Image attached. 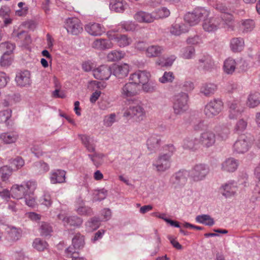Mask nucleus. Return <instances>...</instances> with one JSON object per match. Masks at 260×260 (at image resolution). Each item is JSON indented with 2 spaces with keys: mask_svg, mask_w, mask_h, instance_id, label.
<instances>
[{
  "mask_svg": "<svg viewBox=\"0 0 260 260\" xmlns=\"http://www.w3.org/2000/svg\"><path fill=\"white\" fill-rule=\"evenodd\" d=\"M116 115L115 113H111L104 116L103 124L106 127H110L116 121Z\"/></svg>",
  "mask_w": 260,
  "mask_h": 260,
  "instance_id": "4d7b16f0",
  "label": "nucleus"
},
{
  "mask_svg": "<svg viewBox=\"0 0 260 260\" xmlns=\"http://www.w3.org/2000/svg\"><path fill=\"white\" fill-rule=\"evenodd\" d=\"M217 89L216 84L211 83H205L202 84L200 88V92L206 96L213 95Z\"/></svg>",
  "mask_w": 260,
  "mask_h": 260,
  "instance_id": "7c9ffc66",
  "label": "nucleus"
},
{
  "mask_svg": "<svg viewBox=\"0 0 260 260\" xmlns=\"http://www.w3.org/2000/svg\"><path fill=\"white\" fill-rule=\"evenodd\" d=\"M57 217L66 226L80 227L83 223L82 219L77 216H67L64 214H59Z\"/></svg>",
  "mask_w": 260,
  "mask_h": 260,
  "instance_id": "ddd939ff",
  "label": "nucleus"
},
{
  "mask_svg": "<svg viewBox=\"0 0 260 260\" xmlns=\"http://www.w3.org/2000/svg\"><path fill=\"white\" fill-rule=\"evenodd\" d=\"M12 116V111L9 109L2 111L0 112V122L5 123L6 126L12 125L11 121L10 118Z\"/></svg>",
  "mask_w": 260,
  "mask_h": 260,
  "instance_id": "37998d69",
  "label": "nucleus"
},
{
  "mask_svg": "<svg viewBox=\"0 0 260 260\" xmlns=\"http://www.w3.org/2000/svg\"><path fill=\"white\" fill-rule=\"evenodd\" d=\"M127 3L123 0H110L109 8L111 11L122 13L127 8Z\"/></svg>",
  "mask_w": 260,
  "mask_h": 260,
  "instance_id": "a878e982",
  "label": "nucleus"
},
{
  "mask_svg": "<svg viewBox=\"0 0 260 260\" xmlns=\"http://www.w3.org/2000/svg\"><path fill=\"white\" fill-rule=\"evenodd\" d=\"M237 62L231 57H229L224 62L223 70L225 73L232 74L235 71Z\"/></svg>",
  "mask_w": 260,
  "mask_h": 260,
  "instance_id": "f704fd0d",
  "label": "nucleus"
},
{
  "mask_svg": "<svg viewBox=\"0 0 260 260\" xmlns=\"http://www.w3.org/2000/svg\"><path fill=\"white\" fill-rule=\"evenodd\" d=\"M50 181L53 184L61 183L65 182L66 172L61 170H56L51 172Z\"/></svg>",
  "mask_w": 260,
  "mask_h": 260,
  "instance_id": "bb28decb",
  "label": "nucleus"
},
{
  "mask_svg": "<svg viewBox=\"0 0 260 260\" xmlns=\"http://www.w3.org/2000/svg\"><path fill=\"white\" fill-rule=\"evenodd\" d=\"M176 59V57L174 55H172L170 57L168 58L165 62L161 61L160 60H158L156 62V63L161 67H170L173 63V62Z\"/></svg>",
  "mask_w": 260,
  "mask_h": 260,
  "instance_id": "338daca9",
  "label": "nucleus"
},
{
  "mask_svg": "<svg viewBox=\"0 0 260 260\" xmlns=\"http://www.w3.org/2000/svg\"><path fill=\"white\" fill-rule=\"evenodd\" d=\"M134 18L140 22L150 23L154 20L155 16L150 13L139 11L135 14Z\"/></svg>",
  "mask_w": 260,
  "mask_h": 260,
  "instance_id": "c756f323",
  "label": "nucleus"
},
{
  "mask_svg": "<svg viewBox=\"0 0 260 260\" xmlns=\"http://www.w3.org/2000/svg\"><path fill=\"white\" fill-rule=\"evenodd\" d=\"M64 27L68 32H80L83 30V25L80 20L76 17L66 19Z\"/></svg>",
  "mask_w": 260,
  "mask_h": 260,
  "instance_id": "4468645a",
  "label": "nucleus"
},
{
  "mask_svg": "<svg viewBox=\"0 0 260 260\" xmlns=\"http://www.w3.org/2000/svg\"><path fill=\"white\" fill-rule=\"evenodd\" d=\"M33 169L38 173L43 174L48 171L49 167L48 165L44 162L38 161L34 163Z\"/></svg>",
  "mask_w": 260,
  "mask_h": 260,
  "instance_id": "a18cd8bd",
  "label": "nucleus"
},
{
  "mask_svg": "<svg viewBox=\"0 0 260 260\" xmlns=\"http://www.w3.org/2000/svg\"><path fill=\"white\" fill-rule=\"evenodd\" d=\"M247 125V123L243 119L239 120L236 123L235 127V131L237 133L243 132L246 128Z\"/></svg>",
  "mask_w": 260,
  "mask_h": 260,
  "instance_id": "0e129e2a",
  "label": "nucleus"
},
{
  "mask_svg": "<svg viewBox=\"0 0 260 260\" xmlns=\"http://www.w3.org/2000/svg\"><path fill=\"white\" fill-rule=\"evenodd\" d=\"M210 12L204 8H196L191 13L185 16V21L190 26L198 24L202 19L209 16Z\"/></svg>",
  "mask_w": 260,
  "mask_h": 260,
  "instance_id": "39448f33",
  "label": "nucleus"
},
{
  "mask_svg": "<svg viewBox=\"0 0 260 260\" xmlns=\"http://www.w3.org/2000/svg\"><path fill=\"white\" fill-rule=\"evenodd\" d=\"M110 40L109 39H97L93 42L92 47L100 51L111 49L113 47V44Z\"/></svg>",
  "mask_w": 260,
  "mask_h": 260,
  "instance_id": "4be33fe9",
  "label": "nucleus"
},
{
  "mask_svg": "<svg viewBox=\"0 0 260 260\" xmlns=\"http://www.w3.org/2000/svg\"><path fill=\"white\" fill-rule=\"evenodd\" d=\"M39 232L41 236H47L50 235L53 232L52 227L51 225L46 222H41L39 223Z\"/></svg>",
  "mask_w": 260,
  "mask_h": 260,
  "instance_id": "58836bf2",
  "label": "nucleus"
},
{
  "mask_svg": "<svg viewBox=\"0 0 260 260\" xmlns=\"http://www.w3.org/2000/svg\"><path fill=\"white\" fill-rule=\"evenodd\" d=\"M255 27V22L252 19H246L242 21L241 28L244 32H250Z\"/></svg>",
  "mask_w": 260,
  "mask_h": 260,
  "instance_id": "49530a36",
  "label": "nucleus"
},
{
  "mask_svg": "<svg viewBox=\"0 0 260 260\" xmlns=\"http://www.w3.org/2000/svg\"><path fill=\"white\" fill-rule=\"evenodd\" d=\"M11 168L13 170H18L22 167L24 165V160L20 157H17L15 158L10 160Z\"/></svg>",
  "mask_w": 260,
  "mask_h": 260,
  "instance_id": "5fc2aeb1",
  "label": "nucleus"
},
{
  "mask_svg": "<svg viewBox=\"0 0 260 260\" xmlns=\"http://www.w3.org/2000/svg\"><path fill=\"white\" fill-rule=\"evenodd\" d=\"M163 148L164 152L159 154L152 164L155 169L159 172H165L170 168L171 158L175 151V148L172 144L165 145Z\"/></svg>",
  "mask_w": 260,
  "mask_h": 260,
  "instance_id": "f257e3e1",
  "label": "nucleus"
},
{
  "mask_svg": "<svg viewBox=\"0 0 260 260\" xmlns=\"http://www.w3.org/2000/svg\"><path fill=\"white\" fill-rule=\"evenodd\" d=\"M173 29L171 32H187L189 31L188 25L184 23H175L173 25Z\"/></svg>",
  "mask_w": 260,
  "mask_h": 260,
  "instance_id": "6e6d98bb",
  "label": "nucleus"
},
{
  "mask_svg": "<svg viewBox=\"0 0 260 260\" xmlns=\"http://www.w3.org/2000/svg\"><path fill=\"white\" fill-rule=\"evenodd\" d=\"M244 42L242 38H236L231 41V48L234 52L241 51L244 47Z\"/></svg>",
  "mask_w": 260,
  "mask_h": 260,
  "instance_id": "e433bc0d",
  "label": "nucleus"
},
{
  "mask_svg": "<svg viewBox=\"0 0 260 260\" xmlns=\"http://www.w3.org/2000/svg\"><path fill=\"white\" fill-rule=\"evenodd\" d=\"M18 138V135L15 132L4 133L0 135V139L6 144L15 143Z\"/></svg>",
  "mask_w": 260,
  "mask_h": 260,
  "instance_id": "72a5a7b5",
  "label": "nucleus"
},
{
  "mask_svg": "<svg viewBox=\"0 0 260 260\" xmlns=\"http://www.w3.org/2000/svg\"><path fill=\"white\" fill-rule=\"evenodd\" d=\"M77 212L81 215L90 216L92 214V209L87 206H79L76 209Z\"/></svg>",
  "mask_w": 260,
  "mask_h": 260,
  "instance_id": "bf43d9fd",
  "label": "nucleus"
},
{
  "mask_svg": "<svg viewBox=\"0 0 260 260\" xmlns=\"http://www.w3.org/2000/svg\"><path fill=\"white\" fill-rule=\"evenodd\" d=\"M100 221L99 218L96 217L90 218L85 223L87 231L92 232L96 230L100 226Z\"/></svg>",
  "mask_w": 260,
  "mask_h": 260,
  "instance_id": "4c0bfd02",
  "label": "nucleus"
},
{
  "mask_svg": "<svg viewBox=\"0 0 260 260\" xmlns=\"http://www.w3.org/2000/svg\"><path fill=\"white\" fill-rule=\"evenodd\" d=\"M161 144V137L158 135L153 134L147 139V149L151 153L155 152L159 149Z\"/></svg>",
  "mask_w": 260,
  "mask_h": 260,
  "instance_id": "a211bd4d",
  "label": "nucleus"
},
{
  "mask_svg": "<svg viewBox=\"0 0 260 260\" xmlns=\"http://www.w3.org/2000/svg\"><path fill=\"white\" fill-rule=\"evenodd\" d=\"M237 190V183L234 181H229L223 184L220 187L221 192L225 198H230L234 196Z\"/></svg>",
  "mask_w": 260,
  "mask_h": 260,
  "instance_id": "f3484780",
  "label": "nucleus"
},
{
  "mask_svg": "<svg viewBox=\"0 0 260 260\" xmlns=\"http://www.w3.org/2000/svg\"><path fill=\"white\" fill-rule=\"evenodd\" d=\"M121 28V31H137L139 26L132 22H124L120 25Z\"/></svg>",
  "mask_w": 260,
  "mask_h": 260,
  "instance_id": "8fccbe9b",
  "label": "nucleus"
},
{
  "mask_svg": "<svg viewBox=\"0 0 260 260\" xmlns=\"http://www.w3.org/2000/svg\"><path fill=\"white\" fill-rule=\"evenodd\" d=\"M199 143V140L197 138L193 136L187 137L183 140V147L186 149L193 150L196 149Z\"/></svg>",
  "mask_w": 260,
  "mask_h": 260,
  "instance_id": "473e14b6",
  "label": "nucleus"
},
{
  "mask_svg": "<svg viewBox=\"0 0 260 260\" xmlns=\"http://www.w3.org/2000/svg\"><path fill=\"white\" fill-rule=\"evenodd\" d=\"M188 94L181 92L175 94L173 98L174 112L176 115H181L184 113L188 108Z\"/></svg>",
  "mask_w": 260,
  "mask_h": 260,
  "instance_id": "7ed1b4c3",
  "label": "nucleus"
},
{
  "mask_svg": "<svg viewBox=\"0 0 260 260\" xmlns=\"http://www.w3.org/2000/svg\"><path fill=\"white\" fill-rule=\"evenodd\" d=\"M196 220L199 223L204 224L208 226H212L214 224V219L208 214L198 215L196 217Z\"/></svg>",
  "mask_w": 260,
  "mask_h": 260,
  "instance_id": "ea45409f",
  "label": "nucleus"
},
{
  "mask_svg": "<svg viewBox=\"0 0 260 260\" xmlns=\"http://www.w3.org/2000/svg\"><path fill=\"white\" fill-rule=\"evenodd\" d=\"M175 79V76L172 72H165L162 77L159 78V81L163 84L172 83Z\"/></svg>",
  "mask_w": 260,
  "mask_h": 260,
  "instance_id": "603ef678",
  "label": "nucleus"
},
{
  "mask_svg": "<svg viewBox=\"0 0 260 260\" xmlns=\"http://www.w3.org/2000/svg\"><path fill=\"white\" fill-rule=\"evenodd\" d=\"M187 170H180L173 174L170 178V183L175 188H180L184 186L189 176Z\"/></svg>",
  "mask_w": 260,
  "mask_h": 260,
  "instance_id": "1a4fd4ad",
  "label": "nucleus"
},
{
  "mask_svg": "<svg viewBox=\"0 0 260 260\" xmlns=\"http://www.w3.org/2000/svg\"><path fill=\"white\" fill-rule=\"evenodd\" d=\"M199 140L200 143L204 147L209 148L215 144L216 135L212 131H205L200 134Z\"/></svg>",
  "mask_w": 260,
  "mask_h": 260,
  "instance_id": "f8f14e48",
  "label": "nucleus"
},
{
  "mask_svg": "<svg viewBox=\"0 0 260 260\" xmlns=\"http://www.w3.org/2000/svg\"><path fill=\"white\" fill-rule=\"evenodd\" d=\"M15 48V44L9 42L2 43L0 44V50L8 54H11Z\"/></svg>",
  "mask_w": 260,
  "mask_h": 260,
  "instance_id": "864d4df0",
  "label": "nucleus"
},
{
  "mask_svg": "<svg viewBox=\"0 0 260 260\" xmlns=\"http://www.w3.org/2000/svg\"><path fill=\"white\" fill-rule=\"evenodd\" d=\"M108 37L109 39L114 40L120 47L129 45L132 41V39L125 34H116V35H112L111 34H109Z\"/></svg>",
  "mask_w": 260,
  "mask_h": 260,
  "instance_id": "aec40b11",
  "label": "nucleus"
},
{
  "mask_svg": "<svg viewBox=\"0 0 260 260\" xmlns=\"http://www.w3.org/2000/svg\"><path fill=\"white\" fill-rule=\"evenodd\" d=\"M150 74L146 71H139L131 75L129 81L141 87V84L149 81Z\"/></svg>",
  "mask_w": 260,
  "mask_h": 260,
  "instance_id": "dca6fc26",
  "label": "nucleus"
},
{
  "mask_svg": "<svg viewBox=\"0 0 260 260\" xmlns=\"http://www.w3.org/2000/svg\"><path fill=\"white\" fill-rule=\"evenodd\" d=\"M112 74L118 78H123L126 77L129 71L128 64H114L112 66Z\"/></svg>",
  "mask_w": 260,
  "mask_h": 260,
  "instance_id": "6ab92c4d",
  "label": "nucleus"
},
{
  "mask_svg": "<svg viewBox=\"0 0 260 260\" xmlns=\"http://www.w3.org/2000/svg\"><path fill=\"white\" fill-rule=\"evenodd\" d=\"M260 104V94L258 92H255L250 94L247 100V106L251 108L257 107Z\"/></svg>",
  "mask_w": 260,
  "mask_h": 260,
  "instance_id": "c9c22d12",
  "label": "nucleus"
},
{
  "mask_svg": "<svg viewBox=\"0 0 260 260\" xmlns=\"http://www.w3.org/2000/svg\"><path fill=\"white\" fill-rule=\"evenodd\" d=\"M230 119H234L238 117L243 111V107L241 106L240 102L238 100H235L229 104Z\"/></svg>",
  "mask_w": 260,
  "mask_h": 260,
  "instance_id": "5701e85b",
  "label": "nucleus"
},
{
  "mask_svg": "<svg viewBox=\"0 0 260 260\" xmlns=\"http://www.w3.org/2000/svg\"><path fill=\"white\" fill-rule=\"evenodd\" d=\"M73 245L77 249L83 248L85 245L84 237L80 233L76 234L72 239Z\"/></svg>",
  "mask_w": 260,
  "mask_h": 260,
  "instance_id": "79ce46f5",
  "label": "nucleus"
},
{
  "mask_svg": "<svg viewBox=\"0 0 260 260\" xmlns=\"http://www.w3.org/2000/svg\"><path fill=\"white\" fill-rule=\"evenodd\" d=\"M21 234L20 229L14 226H8L7 229L6 238L8 241L15 242L21 238Z\"/></svg>",
  "mask_w": 260,
  "mask_h": 260,
  "instance_id": "393cba45",
  "label": "nucleus"
},
{
  "mask_svg": "<svg viewBox=\"0 0 260 260\" xmlns=\"http://www.w3.org/2000/svg\"><path fill=\"white\" fill-rule=\"evenodd\" d=\"M32 246L37 250L42 251L47 249L48 245L45 241L40 238H36L33 242Z\"/></svg>",
  "mask_w": 260,
  "mask_h": 260,
  "instance_id": "de8ad7c7",
  "label": "nucleus"
},
{
  "mask_svg": "<svg viewBox=\"0 0 260 260\" xmlns=\"http://www.w3.org/2000/svg\"><path fill=\"white\" fill-rule=\"evenodd\" d=\"M140 91V86L130 81L122 86L120 93L123 98H127L136 96L139 94Z\"/></svg>",
  "mask_w": 260,
  "mask_h": 260,
  "instance_id": "9b49d317",
  "label": "nucleus"
},
{
  "mask_svg": "<svg viewBox=\"0 0 260 260\" xmlns=\"http://www.w3.org/2000/svg\"><path fill=\"white\" fill-rule=\"evenodd\" d=\"M82 144L86 148L88 152L95 151V145L93 143V140L92 138L87 135H78Z\"/></svg>",
  "mask_w": 260,
  "mask_h": 260,
  "instance_id": "c85d7f7f",
  "label": "nucleus"
},
{
  "mask_svg": "<svg viewBox=\"0 0 260 260\" xmlns=\"http://www.w3.org/2000/svg\"><path fill=\"white\" fill-rule=\"evenodd\" d=\"M186 41L188 44L196 45L202 42V39L200 35L196 34L189 37Z\"/></svg>",
  "mask_w": 260,
  "mask_h": 260,
  "instance_id": "774afa93",
  "label": "nucleus"
},
{
  "mask_svg": "<svg viewBox=\"0 0 260 260\" xmlns=\"http://www.w3.org/2000/svg\"><path fill=\"white\" fill-rule=\"evenodd\" d=\"M15 81L19 86L23 87L29 85L31 83L30 72L28 71H24L17 73Z\"/></svg>",
  "mask_w": 260,
  "mask_h": 260,
  "instance_id": "412c9836",
  "label": "nucleus"
},
{
  "mask_svg": "<svg viewBox=\"0 0 260 260\" xmlns=\"http://www.w3.org/2000/svg\"><path fill=\"white\" fill-rule=\"evenodd\" d=\"M10 54L4 53L1 58L0 64L2 67H8L12 63V59L10 56Z\"/></svg>",
  "mask_w": 260,
  "mask_h": 260,
  "instance_id": "680f3d73",
  "label": "nucleus"
},
{
  "mask_svg": "<svg viewBox=\"0 0 260 260\" xmlns=\"http://www.w3.org/2000/svg\"><path fill=\"white\" fill-rule=\"evenodd\" d=\"M142 85V89L145 92H153L157 89L156 84L151 82L144 83Z\"/></svg>",
  "mask_w": 260,
  "mask_h": 260,
  "instance_id": "13d9d810",
  "label": "nucleus"
},
{
  "mask_svg": "<svg viewBox=\"0 0 260 260\" xmlns=\"http://www.w3.org/2000/svg\"><path fill=\"white\" fill-rule=\"evenodd\" d=\"M207 123L203 120H200L197 122L194 123L193 125V129L196 131H208L207 129Z\"/></svg>",
  "mask_w": 260,
  "mask_h": 260,
  "instance_id": "69168bd1",
  "label": "nucleus"
},
{
  "mask_svg": "<svg viewBox=\"0 0 260 260\" xmlns=\"http://www.w3.org/2000/svg\"><path fill=\"white\" fill-rule=\"evenodd\" d=\"M239 165V162L236 159L230 157L225 159L221 165V169L223 171L229 172L235 171Z\"/></svg>",
  "mask_w": 260,
  "mask_h": 260,
  "instance_id": "b1692460",
  "label": "nucleus"
},
{
  "mask_svg": "<svg viewBox=\"0 0 260 260\" xmlns=\"http://www.w3.org/2000/svg\"><path fill=\"white\" fill-rule=\"evenodd\" d=\"M36 187L37 183L34 181L24 182L21 185H14L11 189V196L14 199H22L28 194H32Z\"/></svg>",
  "mask_w": 260,
  "mask_h": 260,
  "instance_id": "f03ea898",
  "label": "nucleus"
},
{
  "mask_svg": "<svg viewBox=\"0 0 260 260\" xmlns=\"http://www.w3.org/2000/svg\"><path fill=\"white\" fill-rule=\"evenodd\" d=\"M197 68L201 72H210L215 68V61L210 55L205 54L199 58Z\"/></svg>",
  "mask_w": 260,
  "mask_h": 260,
  "instance_id": "6e6552de",
  "label": "nucleus"
},
{
  "mask_svg": "<svg viewBox=\"0 0 260 260\" xmlns=\"http://www.w3.org/2000/svg\"><path fill=\"white\" fill-rule=\"evenodd\" d=\"M164 51V49L162 46L151 45L146 49V54L148 57H156L159 56Z\"/></svg>",
  "mask_w": 260,
  "mask_h": 260,
  "instance_id": "2f4dec72",
  "label": "nucleus"
},
{
  "mask_svg": "<svg viewBox=\"0 0 260 260\" xmlns=\"http://www.w3.org/2000/svg\"><path fill=\"white\" fill-rule=\"evenodd\" d=\"M112 67H109L107 65H102L99 68L94 69L93 71L94 77L99 80H108L111 74Z\"/></svg>",
  "mask_w": 260,
  "mask_h": 260,
  "instance_id": "2eb2a0df",
  "label": "nucleus"
},
{
  "mask_svg": "<svg viewBox=\"0 0 260 260\" xmlns=\"http://www.w3.org/2000/svg\"><path fill=\"white\" fill-rule=\"evenodd\" d=\"M189 177L194 181H200L204 180L209 173V168L207 165L199 164L195 165L188 171Z\"/></svg>",
  "mask_w": 260,
  "mask_h": 260,
  "instance_id": "423d86ee",
  "label": "nucleus"
},
{
  "mask_svg": "<svg viewBox=\"0 0 260 260\" xmlns=\"http://www.w3.org/2000/svg\"><path fill=\"white\" fill-rule=\"evenodd\" d=\"M124 55L123 51L114 50L108 54L107 58L109 61H116L123 58Z\"/></svg>",
  "mask_w": 260,
  "mask_h": 260,
  "instance_id": "a19ab883",
  "label": "nucleus"
},
{
  "mask_svg": "<svg viewBox=\"0 0 260 260\" xmlns=\"http://www.w3.org/2000/svg\"><path fill=\"white\" fill-rule=\"evenodd\" d=\"M218 19L216 18H211L204 20L203 24V27L205 31L210 32L216 31L218 28Z\"/></svg>",
  "mask_w": 260,
  "mask_h": 260,
  "instance_id": "cd10ccee",
  "label": "nucleus"
},
{
  "mask_svg": "<svg viewBox=\"0 0 260 260\" xmlns=\"http://www.w3.org/2000/svg\"><path fill=\"white\" fill-rule=\"evenodd\" d=\"M223 103L219 99H214L211 100L205 106L204 112L206 117L212 118L217 115L223 108Z\"/></svg>",
  "mask_w": 260,
  "mask_h": 260,
  "instance_id": "0eeeda50",
  "label": "nucleus"
},
{
  "mask_svg": "<svg viewBox=\"0 0 260 260\" xmlns=\"http://www.w3.org/2000/svg\"><path fill=\"white\" fill-rule=\"evenodd\" d=\"M195 54V49L192 46H187L182 50L181 56L187 59L192 58Z\"/></svg>",
  "mask_w": 260,
  "mask_h": 260,
  "instance_id": "09e8293b",
  "label": "nucleus"
},
{
  "mask_svg": "<svg viewBox=\"0 0 260 260\" xmlns=\"http://www.w3.org/2000/svg\"><path fill=\"white\" fill-rule=\"evenodd\" d=\"M87 32H105L101 25L96 23H89L85 26Z\"/></svg>",
  "mask_w": 260,
  "mask_h": 260,
  "instance_id": "c03bdc74",
  "label": "nucleus"
},
{
  "mask_svg": "<svg viewBox=\"0 0 260 260\" xmlns=\"http://www.w3.org/2000/svg\"><path fill=\"white\" fill-rule=\"evenodd\" d=\"M230 134V129L226 126H222L217 130V135L222 140H226Z\"/></svg>",
  "mask_w": 260,
  "mask_h": 260,
  "instance_id": "052dcab7",
  "label": "nucleus"
},
{
  "mask_svg": "<svg viewBox=\"0 0 260 260\" xmlns=\"http://www.w3.org/2000/svg\"><path fill=\"white\" fill-rule=\"evenodd\" d=\"M251 146L250 140L245 135L240 136L233 145V151L238 154L247 152Z\"/></svg>",
  "mask_w": 260,
  "mask_h": 260,
  "instance_id": "9d476101",
  "label": "nucleus"
},
{
  "mask_svg": "<svg viewBox=\"0 0 260 260\" xmlns=\"http://www.w3.org/2000/svg\"><path fill=\"white\" fill-rule=\"evenodd\" d=\"M145 111L140 104H133L123 113V117L127 119H134L136 121L140 122L145 117Z\"/></svg>",
  "mask_w": 260,
  "mask_h": 260,
  "instance_id": "20e7f679",
  "label": "nucleus"
},
{
  "mask_svg": "<svg viewBox=\"0 0 260 260\" xmlns=\"http://www.w3.org/2000/svg\"><path fill=\"white\" fill-rule=\"evenodd\" d=\"M254 175L258 180L256 186L254 188L255 193L260 194V164L255 168L254 170Z\"/></svg>",
  "mask_w": 260,
  "mask_h": 260,
  "instance_id": "e2e57ef3",
  "label": "nucleus"
},
{
  "mask_svg": "<svg viewBox=\"0 0 260 260\" xmlns=\"http://www.w3.org/2000/svg\"><path fill=\"white\" fill-rule=\"evenodd\" d=\"M13 169L7 166H3L0 168V177L3 181H5L8 179L12 174Z\"/></svg>",
  "mask_w": 260,
  "mask_h": 260,
  "instance_id": "3c124183",
  "label": "nucleus"
}]
</instances>
